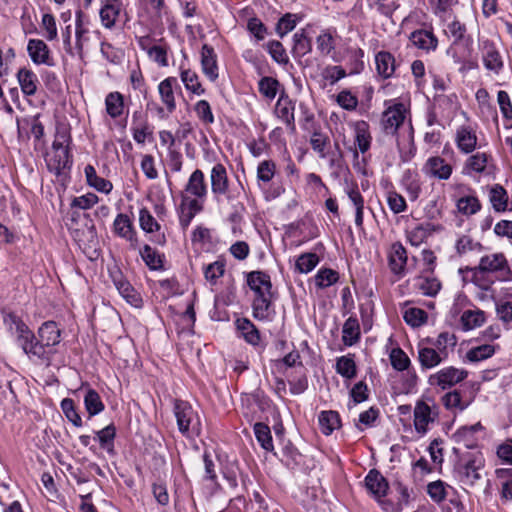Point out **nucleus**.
Returning <instances> with one entry per match:
<instances>
[{"mask_svg": "<svg viewBox=\"0 0 512 512\" xmlns=\"http://www.w3.org/2000/svg\"><path fill=\"white\" fill-rule=\"evenodd\" d=\"M494 347L492 345H481L468 351L467 358L472 362L484 360L494 354Z\"/></svg>", "mask_w": 512, "mask_h": 512, "instance_id": "obj_63", "label": "nucleus"}, {"mask_svg": "<svg viewBox=\"0 0 512 512\" xmlns=\"http://www.w3.org/2000/svg\"><path fill=\"white\" fill-rule=\"evenodd\" d=\"M360 338V326L356 318L349 317L342 329V341L346 346H352Z\"/></svg>", "mask_w": 512, "mask_h": 512, "instance_id": "obj_31", "label": "nucleus"}, {"mask_svg": "<svg viewBox=\"0 0 512 512\" xmlns=\"http://www.w3.org/2000/svg\"><path fill=\"white\" fill-rule=\"evenodd\" d=\"M276 165L271 160H264L259 163L257 168V178L262 182H269L275 175Z\"/></svg>", "mask_w": 512, "mask_h": 512, "instance_id": "obj_62", "label": "nucleus"}, {"mask_svg": "<svg viewBox=\"0 0 512 512\" xmlns=\"http://www.w3.org/2000/svg\"><path fill=\"white\" fill-rule=\"evenodd\" d=\"M87 183L97 191L109 193L112 190V183L102 177H99L92 165H87L84 169Z\"/></svg>", "mask_w": 512, "mask_h": 512, "instance_id": "obj_32", "label": "nucleus"}, {"mask_svg": "<svg viewBox=\"0 0 512 512\" xmlns=\"http://www.w3.org/2000/svg\"><path fill=\"white\" fill-rule=\"evenodd\" d=\"M457 209L464 215H473L481 209V204L475 196H464L458 199Z\"/></svg>", "mask_w": 512, "mask_h": 512, "instance_id": "obj_47", "label": "nucleus"}, {"mask_svg": "<svg viewBox=\"0 0 512 512\" xmlns=\"http://www.w3.org/2000/svg\"><path fill=\"white\" fill-rule=\"evenodd\" d=\"M114 285L116 286L120 295L131 305L138 307L141 303L140 294L133 288V286L123 278L121 273H117L113 277Z\"/></svg>", "mask_w": 512, "mask_h": 512, "instance_id": "obj_19", "label": "nucleus"}, {"mask_svg": "<svg viewBox=\"0 0 512 512\" xmlns=\"http://www.w3.org/2000/svg\"><path fill=\"white\" fill-rule=\"evenodd\" d=\"M294 40V46H293V53L296 56H304L308 54L311 49V40L306 36L305 31L302 30L301 32H297L293 36Z\"/></svg>", "mask_w": 512, "mask_h": 512, "instance_id": "obj_49", "label": "nucleus"}, {"mask_svg": "<svg viewBox=\"0 0 512 512\" xmlns=\"http://www.w3.org/2000/svg\"><path fill=\"white\" fill-rule=\"evenodd\" d=\"M461 322L466 330L480 327L485 322V314L481 310H467L461 316Z\"/></svg>", "mask_w": 512, "mask_h": 512, "instance_id": "obj_43", "label": "nucleus"}, {"mask_svg": "<svg viewBox=\"0 0 512 512\" xmlns=\"http://www.w3.org/2000/svg\"><path fill=\"white\" fill-rule=\"evenodd\" d=\"M293 110L294 107L288 97L280 96L275 106V113L291 129H294Z\"/></svg>", "mask_w": 512, "mask_h": 512, "instance_id": "obj_26", "label": "nucleus"}, {"mask_svg": "<svg viewBox=\"0 0 512 512\" xmlns=\"http://www.w3.org/2000/svg\"><path fill=\"white\" fill-rule=\"evenodd\" d=\"M247 284L255 293L253 299V316L259 320L270 316L273 293L270 276L262 271H252L247 275Z\"/></svg>", "mask_w": 512, "mask_h": 512, "instance_id": "obj_2", "label": "nucleus"}, {"mask_svg": "<svg viewBox=\"0 0 512 512\" xmlns=\"http://www.w3.org/2000/svg\"><path fill=\"white\" fill-rule=\"evenodd\" d=\"M330 142L329 137L320 131H314L310 138V144L312 149L319 154L320 158H325V148Z\"/></svg>", "mask_w": 512, "mask_h": 512, "instance_id": "obj_55", "label": "nucleus"}, {"mask_svg": "<svg viewBox=\"0 0 512 512\" xmlns=\"http://www.w3.org/2000/svg\"><path fill=\"white\" fill-rule=\"evenodd\" d=\"M85 408L90 416L99 414L104 410L100 395L94 389H89L84 397Z\"/></svg>", "mask_w": 512, "mask_h": 512, "instance_id": "obj_37", "label": "nucleus"}, {"mask_svg": "<svg viewBox=\"0 0 512 512\" xmlns=\"http://www.w3.org/2000/svg\"><path fill=\"white\" fill-rule=\"evenodd\" d=\"M411 42L418 48L433 50L437 47V39L432 32L427 30L414 31L410 36Z\"/></svg>", "mask_w": 512, "mask_h": 512, "instance_id": "obj_30", "label": "nucleus"}, {"mask_svg": "<svg viewBox=\"0 0 512 512\" xmlns=\"http://www.w3.org/2000/svg\"><path fill=\"white\" fill-rule=\"evenodd\" d=\"M427 493L433 501L440 503L446 498V485L441 480L431 482L427 486Z\"/></svg>", "mask_w": 512, "mask_h": 512, "instance_id": "obj_64", "label": "nucleus"}, {"mask_svg": "<svg viewBox=\"0 0 512 512\" xmlns=\"http://www.w3.org/2000/svg\"><path fill=\"white\" fill-rule=\"evenodd\" d=\"M492 275L481 271L478 267L472 268V282L482 290H489L496 281Z\"/></svg>", "mask_w": 512, "mask_h": 512, "instance_id": "obj_51", "label": "nucleus"}, {"mask_svg": "<svg viewBox=\"0 0 512 512\" xmlns=\"http://www.w3.org/2000/svg\"><path fill=\"white\" fill-rule=\"evenodd\" d=\"M387 204L394 214H400L407 209L405 198L396 191L387 192Z\"/></svg>", "mask_w": 512, "mask_h": 512, "instance_id": "obj_56", "label": "nucleus"}, {"mask_svg": "<svg viewBox=\"0 0 512 512\" xmlns=\"http://www.w3.org/2000/svg\"><path fill=\"white\" fill-rule=\"evenodd\" d=\"M211 191L217 200L225 196L228 201L232 200L229 195V181L226 168L218 163L214 165L210 173Z\"/></svg>", "mask_w": 512, "mask_h": 512, "instance_id": "obj_8", "label": "nucleus"}, {"mask_svg": "<svg viewBox=\"0 0 512 512\" xmlns=\"http://www.w3.org/2000/svg\"><path fill=\"white\" fill-rule=\"evenodd\" d=\"M319 427L324 435H330L340 427V417L336 411H322L318 417Z\"/></svg>", "mask_w": 512, "mask_h": 512, "instance_id": "obj_28", "label": "nucleus"}, {"mask_svg": "<svg viewBox=\"0 0 512 512\" xmlns=\"http://www.w3.org/2000/svg\"><path fill=\"white\" fill-rule=\"evenodd\" d=\"M355 141L361 153L369 150L371 144V135L366 122H360L355 128Z\"/></svg>", "mask_w": 512, "mask_h": 512, "instance_id": "obj_38", "label": "nucleus"}, {"mask_svg": "<svg viewBox=\"0 0 512 512\" xmlns=\"http://www.w3.org/2000/svg\"><path fill=\"white\" fill-rule=\"evenodd\" d=\"M365 486L376 498L385 496L389 487L384 476L376 469H372L368 472L365 477Z\"/></svg>", "mask_w": 512, "mask_h": 512, "instance_id": "obj_15", "label": "nucleus"}, {"mask_svg": "<svg viewBox=\"0 0 512 512\" xmlns=\"http://www.w3.org/2000/svg\"><path fill=\"white\" fill-rule=\"evenodd\" d=\"M446 358L433 347H422L418 349V361L423 369H432Z\"/></svg>", "mask_w": 512, "mask_h": 512, "instance_id": "obj_21", "label": "nucleus"}, {"mask_svg": "<svg viewBox=\"0 0 512 512\" xmlns=\"http://www.w3.org/2000/svg\"><path fill=\"white\" fill-rule=\"evenodd\" d=\"M140 255L150 269L158 270L163 267V261L160 254L149 245H144L140 250Z\"/></svg>", "mask_w": 512, "mask_h": 512, "instance_id": "obj_44", "label": "nucleus"}, {"mask_svg": "<svg viewBox=\"0 0 512 512\" xmlns=\"http://www.w3.org/2000/svg\"><path fill=\"white\" fill-rule=\"evenodd\" d=\"M185 191L198 198L205 199L208 193L207 184L204 173L200 169H196L189 177L185 186Z\"/></svg>", "mask_w": 512, "mask_h": 512, "instance_id": "obj_18", "label": "nucleus"}, {"mask_svg": "<svg viewBox=\"0 0 512 512\" xmlns=\"http://www.w3.org/2000/svg\"><path fill=\"white\" fill-rule=\"evenodd\" d=\"M17 79L22 92L27 96H32L37 91L38 78L36 74L27 68H21L17 72Z\"/></svg>", "mask_w": 512, "mask_h": 512, "instance_id": "obj_24", "label": "nucleus"}, {"mask_svg": "<svg viewBox=\"0 0 512 512\" xmlns=\"http://www.w3.org/2000/svg\"><path fill=\"white\" fill-rule=\"evenodd\" d=\"M181 80L185 88L194 94L201 95L204 93L202 85L198 81V76L195 72L186 69L181 71Z\"/></svg>", "mask_w": 512, "mask_h": 512, "instance_id": "obj_46", "label": "nucleus"}, {"mask_svg": "<svg viewBox=\"0 0 512 512\" xmlns=\"http://www.w3.org/2000/svg\"><path fill=\"white\" fill-rule=\"evenodd\" d=\"M388 260L391 271L396 275H403L407 264V251L400 242L392 244Z\"/></svg>", "mask_w": 512, "mask_h": 512, "instance_id": "obj_14", "label": "nucleus"}, {"mask_svg": "<svg viewBox=\"0 0 512 512\" xmlns=\"http://www.w3.org/2000/svg\"><path fill=\"white\" fill-rule=\"evenodd\" d=\"M336 371L341 376L351 379L356 376V364L352 357L341 356L336 362Z\"/></svg>", "mask_w": 512, "mask_h": 512, "instance_id": "obj_48", "label": "nucleus"}, {"mask_svg": "<svg viewBox=\"0 0 512 512\" xmlns=\"http://www.w3.org/2000/svg\"><path fill=\"white\" fill-rule=\"evenodd\" d=\"M442 403L449 410H464L467 407V404L462 402L461 395L457 390L446 393L442 397Z\"/></svg>", "mask_w": 512, "mask_h": 512, "instance_id": "obj_58", "label": "nucleus"}, {"mask_svg": "<svg viewBox=\"0 0 512 512\" xmlns=\"http://www.w3.org/2000/svg\"><path fill=\"white\" fill-rule=\"evenodd\" d=\"M482 467V460L473 457L465 461H459L455 466V473L462 484L466 486H473L481 477L479 470Z\"/></svg>", "mask_w": 512, "mask_h": 512, "instance_id": "obj_6", "label": "nucleus"}, {"mask_svg": "<svg viewBox=\"0 0 512 512\" xmlns=\"http://www.w3.org/2000/svg\"><path fill=\"white\" fill-rule=\"evenodd\" d=\"M338 278L339 276L336 271L332 269H322L318 271L315 281L320 288H326L336 283Z\"/></svg>", "mask_w": 512, "mask_h": 512, "instance_id": "obj_61", "label": "nucleus"}, {"mask_svg": "<svg viewBox=\"0 0 512 512\" xmlns=\"http://www.w3.org/2000/svg\"><path fill=\"white\" fill-rule=\"evenodd\" d=\"M424 168L427 174L439 179H448L452 173V167L441 157L429 158Z\"/></svg>", "mask_w": 512, "mask_h": 512, "instance_id": "obj_22", "label": "nucleus"}, {"mask_svg": "<svg viewBox=\"0 0 512 512\" xmlns=\"http://www.w3.org/2000/svg\"><path fill=\"white\" fill-rule=\"evenodd\" d=\"M437 416V413L433 412L430 407L424 401H418L414 408V426L418 433H425L427 431L429 423H432Z\"/></svg>", "mask_w": 512, "mask_h": 512, "instance_id": "obj_10", "label": "nucleus"}, {"mask_svg": "<svg viewBox=\"0 0 512 512\" xmlns=\"http://www.w3.org/2000/svg\"><path fill=\"white\" fill-rule=\"evenodd\" d=\"M27 51L31 60L37 64H45L53 66L54 63L50 58V50L43 40L30 39L27 45Z\"/></svg>", "mask_w": 512, "mask_h": 512, "instance_id": "obj_11", "label": "nucleus"}, {"mask_svg": "<svg viewBox=\"0 0 512 512\" xmlns=\"http://www.w3.org/2000/svg\"><path fill=\"white\" fill-rule=\"evenodd\" d=\"M456 142L462 152L470 153L476 148L477 136L470 127L462 126L457 130Z\"/></svg>", "mask_w": 512, "mask_h": 512, "instance_id": "obj_23", "label": "nucleus"}, {"mask_svg": "<svg viewBox=\"0 0 512 512\" xmlns=\"http://www.w3.org/2000/svg\"><path fill=\"white\" fill-rule=\"evenodd\" d=\"M416 286L418 290L425 296L434 297L441 289L440 281L435 277L419 276L417 278Z\"/></svg>", "mask_w": 512, "mask_h": 512, "instance_id": "obj_35", "label": "nucleus"}, {"mask_svg": "<svg viewBox=\"0 0 512 512\" xmlns=\"http://www.w3.org/2000/svg\"><path fill=\"white\" fill-rule=\"evenodd\" d=\"M201 66L203 73L210 81L213 82L218 78L217 56L214 49L207 44H204L201 49Z\"/></svg>", "mask_w": 512, "mask_h": 512, "instance_id": "obj_16", "label": "nucleus"}, {"mask_svg": "<svg viewBox=\"0 0 512 512\" xmlns=\"http://www.w3.org/2000/svg\"><path fill=\"white\" fill-rule=\"evenodd\" d=\"M173 410L178 429L184 436L200 435L202 430L200 416L188 402L175 400Z\"/></svg>", "mask_w": 512, "mask_h": 512, "instance_id": "obj_3", "label": "nucleus"}, {"mask_svg": "<svg viewBox=\"0 0 512 512\" xmlns=\"http://www.w3.org/2000/svg\"><path fill=\"white\" fill-rule=\"evenodd\" d=\"M455 250L458 256H463L470 252L480 253L483 250V246L480 242L475 241L470 235L461 234L456 239Z\"/></svg>", "mask_w": 512, "mask_h": 512, "instance_id": "obj_27", "label": "nucleus"}, {"mask_svg": "<svg viewBox=\"0 0 512 512\" xmlns=\"http://www.w3.org/2000/svg\"><path fill=\"white\" fill-rule=\"evenodd\" d=\"M433 348H435L440 354L448 358V347H454L456 345V337L454 334L448 332H442L438 337L431 341Z\"/></svg>", "mask_w": 512, "mask_h": 512, "instance_id": "obj_41", "label": "nucleus"}, {"mask_svg": "<svg viewBox=\"0 0 512 512\" xmlns=\"http://www.w3.org/2000/svg\"><path fill=\"white\" fill-rule=\"evenodd\" d=\"M225 264L222 261H215L204 268V276L207 281L214 284L217 279L223 276Z\"/></svg>", "mask_w": 512, "mask_h": 512, "instance_id": "obj_60", "label": "nucleus"}, {"mask_svg": "<svg viewBox=\"0 0 512 512\" xmlns=\"http://www.w3.org/2000/svg\"><path fill=\"white\" fill-rule=\"evenodd\" d=\"M319 262V257L315 253H304L296 261V269L300 273H309Z\"/></svg>", "mask_w": 512, "mask_h": 512, "instance_id": "obj_54", "label": "nucleus"}, {"mask_svg": "<svg viewBox=\"0 0 512 512\" xmlns=\"http://www.w3.org/2000/svg\"><path fill=\"white\" fill-rule=\"evenodd\" d=\"M4 323L16 334V341L30 360L49 364L51 353L46 350L24 321L14 313L4 317Z\"/></svg>", "mask_w": 512, "mask_h": 512, "instance_id": "obj_1", "label": "nucleus"}, {"mask_svg": "<svg viewBox=\"0 0 512 512\" xmlns=\"http://www.w3.org/2000/svg\"><path fill=\"white\" fill-rule=\"evenodd\" d=\"M113 226L117 235L128 240L132 247H136L137 239L132 227V222L127 215L118 214L114 220Z\"/></svg>", "mask_w": 512, "mask_h": 512, "instance_id": "obj_20", "label": "nucleus"}, {"mask_svg": "<svg viewBox=\"0 0 512 512\" xmlns=\"http://www.w3.org/2000/svg\"><path fill=\"white\" fill-rule=\"evenodd\" d=\"M376 69L380 76L389 78L395 71V59L391 53L380 51L375 57Z\"/></svg>", "mask_w": 512, "mask_h": 512, "instance_id": "obj_25", "label": "nucleus"}, {"mask_svg": "<svg viewBox=\"0 0 512 512\" xmlns=\"http://www.w3.org/2000/svg\"><path fill=\"white\" fill-rule=\"evenodd\" d=\"M139 223L140 227L148 233L158 231L160 229V225L146 208H142L139 211Z\"/></svg>", "mask_w": 512, "mask_h": 512, "instance_id": "obj_57", "label": "nucleus"}, {"mask_svg": "<svg viewBox=\"0 0 512 512\" xmlns=\"http://www.w3.org/2000/svg\"><path fill=\"white\" fill-rule=\"evenodd\" d=\"M132 132H133V139L138 144H144L147 137L152 135L153 130L147 120H145V119L135 120L134 119L133 126H132Z\"/></svg>", "mask_w": 512, "mask_h": 512, "instance_id": "obj_45", "label": "nucleus"}, {"mask_svg": "<svg viewBox=\"0 0 512 512\" xmlns=\"http://www.w3.org/2000/svg\"><path fill=\"white\" fill-rule=\"evenodd\" d=\"M238 329L241 331L245 340L252 344L257 345L260 341V335L254 324L248 319L237 320Z\"/></svg>", "mask_w": 512, "mask_h": 512, "instance_id": "obj_40", "label": "nucleus"}, {"mask_svg": "<svg viewBox=\"0 0 512 512\" xmlns=\"http://www.w3.org/2000/svg\"><path fill=\"white\" fill-rule=\"evenodd\" d=\"M72 160L68 149L53 151L47 159V167L50 172L58 177H66L67 171L71 168Z\"/></svg>", "mask_w": 512, "mask_h": 512, "instance_id": "obj_9", "label": "nucleus"}, {"mask_svg": "<svg viewBox=\"0 0 512 512\" xmlns=\"http://www.w3.org/2000/svg\"><path fill=\"white\" fill-rule=\"evenodd\" d=\"M254 433L257 441L260 443L261 447L266 451H272L273 441L271 431L268 425L258 422L254 424Z\"/></svg>", "mask_w": 512, "mask_h": 512, "instance_id": "obj_36", "label": "nucleus"}, {"mask_svg": "<svg viewBox=\"0 0 512 512\" xmlns=\"http://www.w3.org/2000/svg\"><path fill=\"white\" fill-rule=\"evenodd\" d=\"M406 118V108L402 103L389 106L381 117V126L386 134L395 135Z\"/></svg>", "mask_w": 512, "mask_h": 512, "instance_id": "obj_5", "label": "nucleus"}, {"mask_svg": "<svg viewBox=\"0 0 512 512\" xmlns=\"http://www.w3.org/2000/svg\"><path fill=\"white\" fill-rule=\"evenodd\" d=\"M467 371L455 367H446L437 373L430 375L429 383L440 386L442 389L449 388L463 381L467 377Z\"/></svg>", "mask_w": 512, "mask_h": 512, "instance_id": "obj_7", "label": "nucleus"}, {"mask_svg": "<svg viewBox=\"0 0 512 512\" xmlns=\"http://www.w3.org/2000/svg\"><path fill=\"white\" fill-rule=\"evenodd\" d=\"M477 267L499 281H507L512 278V271L503 253H493L481 257Z\"/></svg>", "mask_w": 512, "mask_h": 512, "instance_id": "obj_4", "label": "nucleus"}, {"mask_svg": "<svg viewBox=\"0 0 512 512\" xmlns=\"http://www.w3.org/2000/svg\"><path fill=\"white\" fill-rule=\"evenodd\" d=\"M279 86L280 83L277 79L268 76L261 78L258 82L259 92L268 100H273L276 97Z\"/></svg>", "mask_w": 512, "mask_h": 512, "instance_id": "obj_42", "label": "nucleus"}, {"mask_svg": "<svg viewBox=\"0 0 512 512\" xmlns=\"http://www.w3.org/2000/svg\"><path fill=\"white\" fill-rule=\"evenodd\" d=\"M105 108L111 118H118L123 114L124 97L120 92H110L105 98Z\"/></svg>", "mask_w": 512, "mask_h": 512, "instance_id": "obj_29", "label": "nucleus"}, {"mask_svg": "<svg viewBox=\"0 0 512 512\" xmlns=\"http://www.w3.org/2000/svg\"><path fill=\"white\" fill-rule=\"evenodd\" d=\"M481 51L485 68L498 73L503 67V61L494 43L489 40L483 41Z\"/></svg>", "mask_w": 512, "mask_h": 512, "instance_id": "obj_12", "label": "nucleus"}, {"mask_svg": "<svg viewBox=\"0 0 512 512\" xmlns=\"http://www.w3.org/2000/svg\"><path fill=\"white\" fill-rule=\"evenodd\" d=\"M178 85L175 77H168L161 81L158 85V92L162 103L165 105L168 113H172L176 109V100L174 96V87Z\"/></svg>", "mask_w": 512, "mask_h": 512, "instance_id": "obj_17", "label": "nucleus"}, {"mask_svg": "<svg viewBox=\"0 0 512 512\" xmlns=\"http://www.w3.org/2000/svg\"><path fill=\"white\" fill-rule=\"evenodd\" d=\"M490 202L497 212H503L507 209L508 196L506 190L500 186L495 185L490 190Z\"/></svg>", "mask_w": 512, "mask_h": 512, "instance_id": "obj_39", "label": "nucleus"}, {"mask_svg": "<svg viewBox=\"0 0 512 512\" xmlns=\"http://www.w3.org/2000/svg\"><path fill=\"white\" fill-rule=\"evenodd\" d=\"M405 322L412 327H419L426 323L427 314L420 308H408L403 316Z\"/></svg>", "mask_w": 512, "mask_h": 512, "instance_id": "obj_52", "label": "nucleus"}, {"mask_svg": "<svg viewBox=\"0 0 512 512\" xmlns=\"http://www.w3.org/2000/svg\"><path fill=\"white\" fill-rule=\"evenodd\" d=\"M160 43L159 45H153L152 48L148 50V56L160 66L166 67L168 66V45L163 39L160 40Z\"/></svg>", "mask_w": 512, "mask_h": 512, "instance_id": "obj_53", "label": "nucleus"}, {"mask_svg": "<svg viewBox=\"0 0 512 512\" xmlns=\"http://www.w3.org/2000/svg\"><path fill=\"white\" fill-rule=\"evenodd\" d=\"M347 195L355 207V224L357 227H363V210H364V199L359 189L355 186L347 191Z\"/></svg>", "mask_w": 512, "mask_h": 512, "instance_id": "obj_34", "label": "nucleus"}, {"mask_svg": "<svg viewBox=\"0 0 512 512\" xmlns=\"http://www.w3.org/2000/svg\"><path fill=\"white\" fill-rule=\"evenodd\" d=\"M390 362L397 371H404L409 368L411 361L408 355L401 348H393L390 352Z\"/></svg>", "mask_w": 512, "mask_h": 512, "instance_id": "obj_50", "label": "nucleus"}, {"mask_svg": "<svg viewBox=\"0 0 512 512\" xmlns=\"http://www.w3.org/2000/svg\"><path fill=\"white\" fill-rule=\"evenodd\" d=\"M38 337L47 350L60 343L61 330L54 321L44 322L38 329Z\"/></svg>", "mask_w": 512, "mask_h": 512, "instance_id": "obj_13", "label": "nucleus"}, {"mask_svg": "<svg viewBox=\"0 0 512 512\" xmlns=\"http://www.w3.org/2000/svg\"><path fill=\"white\" fill-rule=\"evenodd\" d=\"M497 102L503 117L510 122L509 126H512V104L510 97L506 91H499L497 94Z\"/></svg>", "mask_w": 512, "mask_h": 512, "instance_id": "obj_59", "label": "nucleus"}, {"mask_svg": "<svg viewBox=\"0 0 512 512\" xmlns=\"http://www.w3.org/2000/svg\"><path fill=\"white\" fill-rule=\"evenodd\" d=\"M121 10V3L119 1L108 2L100 10V18L102 24L106 28H111L115 25L116 19Z\"/></svg>", "mask_w": 512, "mask_h": 512, "instance_id": "obj_33", "label": "nucleus"}]
</instances>
